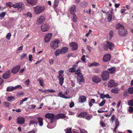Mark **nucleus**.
Masks as SVG:
<instances>
[{"mask_svg": "<svg viewBox=\"0 0 133 133\" xmlns=\"http://www.w3.org/2000/svg\"><path fill=\"white\" fill-rule=\"evenodd\" d=\"M59 41L58 40H56L52 42L50 44V46L51 49H55L59 47Z\"/></svg>", "mask_w": 133, "mask_h": 133, "instance_id": "f257e3e1", "label": "nucleus"}, {"mask_svg": "<svg viewBox=\"0 0 133 133\" xmlns=\"http://www.w3.org/2000/svg\"><path fill=\"white\" fill-rule=\"evenodd\" d=\"M34 8L35 12L37 14L42 12L45 9V8L44 6H37Z\"/></svg>", "mask_w": 133, "mask_h": 133, "instance_id": "f03ea898", "label": "nucleus"}, {"mask_svg": "<svg viewBox=\"0 0 133 133\" xmlns=\"http://www.w3.org/2000/svg\"><path fill=\"white\" fill-rule=\"evenodd\" d=\"M101 77L103 81H106L109 78V73L108 71L105 70L103 71L102 73Z\"/></svg>", "mask_w": 133, "mask_h": 133, "instance_id": "7ed1b4c3", "label": "nucleus"}, {"mask_svg": "<svg viewBox=\"0 0 133 133\" xmlns=\"http://www.w3.org/2000/svg\"><path fill=\"white\" fill-rule=\"evenodd\" d=\"M14 8L18 9H24V4L23 2L21 1L19 2L15 3L14 4Z\"/></svg>", "mask_w": 133, "mask_h": 133, "instance_id": "20e7f679", "label": "nucleus"}, {"mask_svg": "<svg viewBox=\"0 0 133 133\" xmlns=\"http://www.w3.org/2000/svg\"><path fill=\"white\" fill-rule=\"evenodd\" d=\"M108 48H109L110 50H112L114 48V46L113 44L111 42L107 41V46L105 45L104 46L103 48L105 50H106Z\"/></svg>", "mask_w": 133, "mask_h": 133, "instance_id": "39448f33", "label": "nucleus"}, {"mask_svg": "<svg viewBox=\"0 0 133 133\" xmlns=\"http://www.w3.org/2000/svg\"><path fill=\"white\" fill-rule=\"evenodd\" d=\"M49 25L46 24H45L41 26V30L43 32L47 31L49 28Z\"/></svg>", "mask_w": 133, "mask_h": 133, "instance_id": "423d86ee", "label": "nucleus"}, {"mask_svg": "<svg viewBox=\"0 0 133 133\" xmlns=\"http://www.w3.org/2000/svg\"><path fill=\"white\" fill-rule=\"evenodd\" d=\"M52 34L51 33H49L46 34L44 37V41L46 43L49 42L51 39Z\"/></svg>", "mask_w": 133, "mask_h": 133, "instance_id": "0eeeda50", "label": "nucleus"}, {"mask_svg": "<svg viewBox=\"0 0 133 133\" xmlns=\"http://www.w3.org/2000/svg\"><path fill=\"white\" fill-rule=\"evenodd\" d=\"M11 71L10 70H8L4 74L2 75L3 78L6 79L9 78L10 76Z\"/></svg>", "mask_w": 133, "mask_h": 133, "instance_id": "6e6552de", "label": "nucleus"}, {"mask_svg": "<svg viewBox=\"0 0 133 133\" xmlns=\"http://www.w3.org/2000/svg\"><path fill=\"white\" fill-rule=\"evenodd\" d=\"M20 68V65L16 66L12 68L11 70V72L14 74H16L19 71Z\"/></svg>", "mask_w": 133, "mask_h": 133, "instance_id": "1a4fd4ad", "label": "nucleus"}, {"mask_svg": "<svg viewBox=\"0 0 133 133\" xmlns=\"http://www.w3.org/2000/svg\"><path fill=\"white\" fill-rule=\"evenodd\" d=\"M118 32L119 34L122 36H126L127 34V31L124 28L123 29H122L119 30Z\"/></svg>", "mask_w": 133, "mask_h": 133, "instance_id": "9d476101", "label": "nucleus"}, {"mask_svg": "<svg viewBox=\"0 0 133 133\" xmlns=\"http://www.w3.org/2000/svg\"><path fill=\"white\" fill-rule=\"evenodd\" d=\"M111 58L110 55L109 54H106L104 55L103 57V61L104 62H107L110 60Z\"/></svg>", "mask_w": 133, "mask_h": 133, "instance_id": "9b49d317", "label": "nucleus"}, {"mask_svg": "<svg viewBox=\"0 0 133 133\" xmlns=\"http://www.w3.org/2000/svg\"><path fill=\"white\" fill-rule=\"evenodd\" d=\"M45 20V18L44 17L42 16H41L38 18L37 21V23L38 24H39L44 22Z\"/></svg>", "mask_w": 133, "mask_h": 133, "instance_id": "f8f14e48", "label": "nucleus"}, {"mask_svg": "<svg viewBox=\"0 0 133 133\" xmlns=\"http://www.w3.org/2000/svg\"><path fill=\"white\" fill-rule=\"evenodd\" d=\"M93 81L95 83H98L101 81V79L98 76H95L92 78Z\"/></svg>", "mask_w": 133, "mask_h": 133, "instance_id": "ddd939ff", "label": "nucleus"}, {"mask_svg": "<svg viewBox=\"0 0 133 133\" xmlns=\"http://www.w3.org/2000/svg\"><path fill=\"white\" fill-rule=\"evenodd\" d=\"M112 10H111L110 14L109 13V11L107 12L106 13V15H107L108 22H110L111 20L112 17Z\"/></svg>", "mask_w": 133, "mask_h": 133, "instance_id": "4468645a", "label": "nucleus"}, {"mask_svg": "<svg viewBox=\"0 0 133 133\" xmlns=\"http://www.w3.org/2000/svg\"><path fill=\"white\" fill-rule=\"evenodd\" d=\"M69 10L71 14H75L76 11V7L75 5H72L69 9Z\"/></svg>", "mask_w": 133, "mask_h": 133, "instance_id": "2eb2a0df", "label": "nucleus"}, {"mask_svg": "<svg viewBox=\"0 0 133 133\" xmlns=\"http://www.w3.org/2000/svg\"><path fill=\"white\" fill-rule=\"evenodd\" d=\"M70 45L72 49L73 50H76L78 48V45L76 42H72L70 43Z\"/></svg>", "mask_w": 133, "mask_h": 133, "instance_id": "dca6fc26", "label": "nucleus"}, {"mask_svg": "<svg viewBox=\"0 0 133 133\" xmlns=\"http://www.w3.org/2000/svg\"><path fill=\"white\" fill-rule=\"evenodd\" d=\"M117 85V84L115 83L114 80H111L109 81L108 85L109 87H112L113 86H116Z\"/></svg>", "mask_w": 133, "mask_h": 133, "instance_id": "f3484780", "label": "nucleus"}, {"mask_svg": "<svg viewBox=\"0 0 133 133\" xmlns=\"http://www.w3.org/2000/svg\"><path fill=\"white\" fill-rule=\"evenodd\" d=\"M45 116L46 118L50 119L51 120V122H52V120L54 119V115L53 114L48 113L46 114Z\"/></svg>", "mask_w": 133, "mask_h": 133, "instance_id": "a211bd4d", "label": "nucleus"}, {"mask_svg": "<svg viewBox=\"0 0 133 133\" xmlns=\"http://www.w3.org/2000/svg\"><path fill=\"white\" fill-rule=\"evenodd\" d=\"M77 80L78 82H83L84 80L82 74H79L78 75H77Z\"/></svg>", "mask_w": 133, "mask_h": 133, "instance_id": "6ab92c4d", "label": "nucleus"}, {"mask_svg": "<svg viewBox=\"0 0 133 133\" xmlns=\"http://www.w3.org/2000/svg\"><path fill=\"white\" fill-rule=\"evenodd\" d=\"M24 122L25 119L23 117H20L17 118V122L18 123L22 124L24 123Z\"/></svg>", "mask_w": 133, "mask_h": 133, "instance_id": "aec40b11", "label": "nucleus"}, {"mask_svg": "<svg viewBox=\"0 0 133 133\" xmlns=\"http://www.w3.org/2000/svg\"><path fill=\"white\" fill-rule=\"evenodd\" d=\"M28 4L33 5H35L37 3V0H26Z\"/></svg>", "mask_w": 133, "mask_h": 133, "instance_id": "412c9836", "label": "nucleus"}, {"mask_svg": "<svg viewBox=\"0 0 133 133\" xmlns=\"http://www.w3.org/2000/svg\"><path fill=\"white\" fill-rule=\"evenodd\" d=\"M58 96H59L61 98L65 99H68L69 98V96H65L64 95V94H63L62 92L61 91L59 92Z\"/></svg>", "mask_w": 133, "mask_h": 133, "instance_id": "4be33fe9", "label": "nucleus"}, {"mask_svg": "<svg viewBox=\"0 0 133 133\" xmlns=\"http://www.w3.org/2000/svg\"><path fill=\"white\" fill-rule=\"evenodd\" d=\"M116 29L119 30L122 29H123L124 26L119 23H118L116 24Z\"/></svg>", "mask_w": 133, "mask_h": 133, "instance_id": "5701e85b", "label": "nucleus"}, {"mask_svg": "<svg viewBox=\"0 0 133 133\" xmlns=\"http://www.w3.org/2000/svg\"><path fill=\"white\" fill-rule=\"evenodd\" d=\"M86 99L85 96H81L79 98V101L81 103H83L85 102Z\"/></svg>", "mask_w": 133, "mask_h": 133, "instance_id": "b1692460", "label": "nucleus"}, {"mask_svg": "<svg viewBox=\"0 0 133 133\" xmlns=\"http://www.w3.org/2000/svg\"><path fill=\"white\" fill-rule=\"evenodd\" d=\"M87 115V113L86 112H82L78 115V117H79L84 118Z\"/></svg>", "mask_w": 133, "mask_h": 133, "instance_id": "393cba45", "label": "nucleus"}, {"mask_svg": "<svg viewBox=\"0 0 133 133\" xmlns=\"http://www.w3.org/2000/svg\"><path fill=\"white\" fill-rule=\"evenodd\" d=\"M37 119L39 125L40 126H42L43 124V118L41 117H38L37 118Z\"/></svg>", "mask_w": 133, "mask_h": 133, "instance_id": "a878e982", "label": "nucleus"}, {"mask_svg": "<svg viewBox=\"0 0 133 133\" xmlns=\"http://www.w3.org/2000/svg\"><path fill=\"white\" fill-rule=\"evenodd\" d=\"M65 117V115L64 114H59L57 115L56 118L57 119L62 118H64Z\"/></svg>", "mask_w": 133, "mask_h": 133, "instance_id": "bb28decb", "label": "nucleus"}, {"mask_svg": "<svg viewBox=\"0 0 133 133\" xmlns=\"http://www.w3.org/2000/svg\"><path fill=\"white\" fill-rule=\"evenodd\" d=\"M61 50L62 54L65 53L67 52L68 48L67 47H64L62 48Z\"/></svg>", "mask_w": 133, "mask_h": 133, "instance_id": "cd10ccee", "label": "nucleus"}, {"mask_svg": "<svg viewBox=\"0 0 133 133\" xmlns=\"http://www.w3.org/2000/svg\"><path fill=\"white\" fill-rule=\"evenodd\" d=\"M61 51V50L59 49H57L54 52L55 55L56 56H57L59 54H62Z\"/></svg>", "mask_w": 133, "mask_h": 133, "instance_id": "c85d7f7f", "label": "nucleus"}, {"mask_svg": "<svg viewBox=\"0 0 133 133\" xmlns=\"http://www.w3.org/2000/svg\"><path fill=\"white\" fill-rule=\"evenodd\" d=\"M119 91V89L118 88L116 87L111 90V91L112 93H117Z\"/></svg>", "mask_w": 133, "mask_h": 133, "instance_id": "c756f323", "label": "nucleus"}, {"mask_svg": "<svg viewBox=\"0 0 133 133\" xmlns=\"http://www.w3.org/2000/svg\"><path fill=\"white\" fill-rule=\"evenodd\" d=\"M107 70L109 71L110 74H112L114 73L115 72L116 69L115 67H112L108 69Z\"/></svg>", "mask_w": 133, "mask_h": 133, "instance_id": "7c9ffc66", "label": "nucleus"}, {"mask_svg": "<svg viewBox=\"0 0 133 133\" xmlns=\"http://www.w3.org/2000/svg\"><path fill=\"white\" fill-rule=\"evenodd\" d=\"M38 82H39V83L41 86L44 87V81L43 79L42 78H40L37 80Z\"/></svg>", "mask_w": 133, "mask_h": 133, "instance_id": "2f4dec72", "label": "nucleus"}, {"mask_svg": "<svg viewBox=\"0 0 133 133\" xmlns=\"http://www.w3.org/2000/svg\"><path fill=\"white\" fill-rule=\"evenodd\" d=\"M7 99L8 101L11 102L15 100V97L12 96H9L7 97Z\"/></svg>", "mask_w": 133, "mask_h": 133, "instance_id": "473e14b6", "label": "nucleus"}, {"mask_svg": "<svg viewBox=\"0 0 133 133\" xmlns=\"http://www.w3.org/2000/svg\"><path fill=\"white\" fill-rule=\"evenodd\" d=\"M64 72V71L62 70H61L59 71L58 73L59 75L58 77H63Z\"/></svg>", "mask_w": 133, "mask_h": 133, "instance_id": "72a5a7b5", "label": "nucleus"}, {"mask_svg": "<svg viewBox=\"0 0 133 133\" xmlns=\"http://www.w3.org/2000/svg\"><path fill=\"white\" fill-rule=\"evenodd\" d=\"M26 17H28L29 18H31L32 17V15L30 12H28L26 14H23Z\"/></svg>", "mask_w": 133, "mask_h": 133, "instance_id": "f704fd0d", "label": "nucleus"}, {"mask_svg": "<svg viewBox=\"0 0 133 133\" xmlns=\"http://www.w3.org/2000/svg\"><path fill=\"white\" fill-rule=\"evenodd\" d=\"M58 79L59 81V83L62 85L63 83L64 79L63 77H58Z\"/></svg>", "mask_w": 133, "mask_h": 133, "instance_id": "c9c22d12", "label": "nucleus"}, {"mask_svg": "<svg viewBox=\"0 0 133 133\" xmlns=\"http://www.w3.org/2000/svg\"><path fill=\"white\" fill-rule=\"evenodd\" d=\"M15 88L13 86H10L8 87L7 88L6 90L8 91H11L15 90Z\"/></svg>", "mask_w": 133, "mask_h": 133, "instance_id": "e433bc0d", "label": "nucleus"}, {"mask_svg": "<svg viewBox=\"0 0 133 133\" xmlns=\"http://www.w3.org/2000/svg\"><path fill=\"white\" fill-rule=\"evenodd\" d=\"M6 6H9L10 7H11L12 6L14 7V4H12L11 2H8L6 3Z\"/></svg>", "mask_w": 133, "mask_h": 133, "instance_id": "4c0bfd02", "label": "nucleus"}, {"mask_svg": "<svg viewBox=\"0 0 133 133\" xmlns=\"http://www.w3.org/2000/svg\"><path fill=\"white\" fill-rule=\"evenodd\" d=\"M3 104L5 107H8L10 105V104L8 102H3Z\"/></svg>", "mask_w": 133, "mask_h": 133, "instance_id": "58836bf2", "label": "nucleus"}, {"mask_svg": "<svg viewBox=\"0 0 133 133\" xmlns=\"http://www.w3.org/2000/svg\"><path fill=\"white\" fill-rule=\"evenodd\" d=\"M128 91L129 93L131 94H133V88H129L128 89Z\"/></svg>", "mask_w": 133, "mask_h": 133, "instance_id": "ea45409f", "label": "nucleus"}, {"mask_svg": "<svg viewBox=\"0 0 133 133\" xmlns=\"http://www.w3.org/2000/svg\"><path fill=\"white\" fill-rule=\"evenodd\" d=\"M106 102V100L105 99L103 100L99 104L100 107L103 106L105 104Z\"/></svg>", "mask_w": 133, "mask_h": 133, "instance_id": "a19ab883", "label": "nucleus"}, {"mask_svg": "<svg viewBox=\"0 0 133 133\" xmlns=\"http://www.w3.org/2000/svg\"><path fill=\"white\" fill-rule=\"evenodd\" d=\"M23 46H22L19 47L17 50L16 52L17 53H20L21 51L23 49Z\"/></svg>", "mask_w": 133, "mask_h": 133, "instance_id": "79ce46f5", "label": "nucleus"}, {"mask_svg": "<svg viewBox=\"0 0 133 133\" xmlns=\"http://www.w3.org/2000/svg\"><path fill=\"white\" fill-rule=\"evenodd\" d=\"M75 74L77 75H78L79 74H82L81 73V70L79 69H78L76 70H75Z\"/></svg>", "mask_w": 133, "mask_h": 133, "instance_id": "37998d69", "label": "nucleus"}, {"mask_svg": "<svg viewBox=\"0 0 133 133\" xmlns=\"http://www.w3.org/2000/svg\"><path fill=\"white\" fill-rule=\"evenodd\" d=\"M128 104L129 106H133V99L129 100L128 102Z\"/></svg>", "mask_w": 133, "mask_h": 133, "instance_id": "c03bdc74", "label": "nucleus"}, {"mask_svg": "<svg viewBox=\"0 0 133 133\" xmlns=\"http://www.w3.org/2000/svg\"><path fill=\"white\" fill-rule=\"evenodd\" d=\"M26 54L25 53L22 54L21 56V60L23 59L24 58L26 57Z\"/></svg>", "mask_w": 133, "mask_h": 133, "instance_id": "a18cd8bd", "label": "nucleus"}, {"mask_svg": "<svg viewBox=\"0 0 133 133\" xmlns=\"http://www.w3.org/2000/svg\"><path fill=\"white\" fill-rule=\"evenodd\" d=\"M59 1L58 0H55L54 3V7L57 6L58 3Z\"/></svg>", "mask_w": 133, "mask_h": 133, "instance_id": "49530a36", "label": "nucleus"}, {"mask_svg": "<svg viewBox=\"0 0 133 133\" xmlns=\"http://www.w3.org/2000/svg\"><path fill=\"white\" fill-rule=\"evenodd\" d=\"M73 20L74 21V22H76L77 21V18L76 17V15L75 14H73Z\"/></svg>", "mask_w": 133, "mask_h": 133, "instance_id": "de8ad7c7", "label": "nucleus"}, {"mask_svg": "<svg viewBox=\"0 0 133 133\" xmlns=\"http://www.w3.org/2000/svg\"><path fill=\"white\" fill-rule=\"evenodd\" d=\"M66 133H71V129L69 128H68L65 130Z\"/></svg>", "mask_w": 133, "mask_h": 133, "instance_id": "09e8293b", "label": "nucleus"}, {"mask_svg": "<svg viewBox=\"0 0 133 133\" xmlns=\"http://www.w3.org/2000/svg\"><path fill=\"white\" fill-rule=\"evenodd\" d=\"M115 127H117L119 125V124L118 120L117 119H115Z\"/></svg>", "mask_w": 133, "mask_h": 133, "instance_id": "8fccbe9b", "label": "nucleus"}, {"mask_svg": "<svg viewBox=\"0 0 133 133\" xmlns=\"http://www.w3.org/2000/svg\"><path fill=\"white\" fill-rule=\"evenodd\" d=\"M75 68H70L69 69V71L70 72H75Z\"/></svg>", "mask_w": 133, "mask_h": 133, "instance_id": "3c124183", "label": "nucleus"}, {"mask_svg": "<svg viewBox=\"0 0 133 133\" xmlns=\"http://www.w3.org/2000/svg\"><path fill=\"white\" fill-rule=\"evenodd\" d=\"M11 36V34L8 33L6 35V38L8 40H10V37Z\"/></svg>", "mask_w": 133, "mask_h": 133, "instance_id": "603ef678", "label": "nucleus"}, {"mask_svg": "<svg viewBox=\"0 0 133 133\" xmlns=\"http://www.w3.org/2000/svg\"><path fill=\"white\" fill-rule=\"evenodd\" d=\"M48 92H56L55 90L52 89H48Z\"/></svg>", "mask_w": 133, "mask_h": 133, "instance_id": "864d4df0", "label": "nucleus"}, {"mask_svg": "<svg viewBox=\"0 0 133 133\" xmlns=\"http://www.w3.org/2000/svg\"><path fill=\"white\" fill-rule=\"evenodd\" d=\"M92 117V116L91 115H88L87 116L85 117L86 119L88 120H90Z\"/></svg>", "mask_w": 133, "mask_h": 133, "instance_id": "5fc2aeb1", "label": "nucleus"}, {"mask_svg": "<svg viewBox=\"0 0 133 133\" xmlns=\"http://www.w3.org/2000/svg\"><path fill=\"white\" fill-rule=\"evenodd\" d=\"M79 129L80 130V133H87V131L83 129H81L79 128Z\"/></svg>", "mask_w": 133, "mask_h": 133, "instance_id": "6e6d98bb", "label": "nucleus"}, {"mask_svg": "<svg viewBox=\"0 0 133 133\" xmlns=\"http://www.w3.org/2000/svg\"><path fill=\"white\" fill-rule=\"evenodd\" d=\"M85 55H83L81 58V60L84 63H85L86 62V60L85 59Z\"/></svg>", "mask_w": 133, "mask_h": 133, "instance_id": "4d7b16f0", "label": "nucleus"}, {"mask_svg": "<svg viewBox=\"0 0 133 133\" xmlns=\"http://www.w3.org/2000/svg\"><path fill=\"white\" fill-rule=\"evenodd\" d=\"M109 35L110 37L111 38H112L113 37L114 35V32L112 30L110 32Z\"/></svg>", "mask_w": 133, "mask_h": 133, "instance_id": "13d9d810", "label": "nucleus"}, {"mask_svg": "<svg viewBox=\"0 0 133 133\" xmlns=\"http://www.w3.org/2000/svg\"><path fill=\"white\" fill-rule=\"evenodd\" d=\"M6 13L5 12H3L0 14V17H3L6 14Z\"/></svg>", "mask_w": 133, "mask_h": 133, "instance_id": "bf43d9fd", "label": "nucleus"}, {"mask_svg": "<svg viewBox=\"0 0 133 133\" xmlns=\"http://www.w3.org/2000/svg\"><path fill=\"white\" fill-rule=\"evenodd\" d=\"M29 125H31L32 124H35L37 123V122L35 121H30Z\"/></svg>", "mask_w": 133, "mask_h": 133, "instance_id": "052dcab7", "label": "nucleus"}, {"mask_svg": "<svg viewBox=\"0 0 133 133\" xmlns=\"http://www.w3.org/2000/svg\"><path fill=\"white\" fill-rule=\"evenodd\" d=\"M94 71L95 73L98 74L99 73L101 72L99 69H95Z\"/></svg>", "mask_w": 133, "mask_h": 133, "instance_id": "680f3d73", "label": "nucleus"}, {"mask_svg": "<svg viewBox=\"0 0 133 133\" xmlns=\"http://www.w3.org/2000/svg\"><path fill=\"white\" fill-rule=\"evenodd\" d=\"M14 88H15V90L17 88L21 89L22 88V86L21 85H17L16 86L14 87Z\"/></svg>", "mask_w": 133, "mask_h": 133, "instance_id": "e2e57ef3", "label": "nucleus"}, {"mask_svg": "<svg viewBox=\"0 0 133 133\" xmlns=\"http://www.w3.org/2000/svg\"><path fill=\"white\" fill-rule=\"evenodd\" d=\"M32 56L31 54L29 55V59L30 61L31 62L32 61Z\"/></svg>", "mask_w": 133, "mask_h": 133, "instance_id": "0e129e2a", "label": "nucleus"}, {"mask_svg": "<svg viewBox=\"0 0 133 133\" xmlns=\"http://www.w3.org/2000/svg\"><path fill=\"white\" fill-rule=\"evenodd\" d=\"M129 111L130 113H131L133 111V107H130L129 109Z\"/></svg>", "mask_w": 133, "mask_h": 133, "instance_id": "69168bd1", "label": "nucleus"}, {"mask_svg": "<svg viewBox=\"0 0 133 133\" xmlns=\"http://www.w3.org/2000/svg\"><path fill=\"white\" fill-rule=\"evenodd\" d=\"M100 123L102 127H105V125L102 121H100Z\"/></svg>", "mask_w": 133, "mask_h": 133, "instance_id": "338daca9", "label": "nucleus"}, {"mask_svg": "<svg viewBox=\"0 0 133 133\" xmlns=\"http://www.w3.org/2000/svg\"><path fill=\"white\" fill-rule=\"evenodd\" d=\"M30 81L29 79L27 80L25 82V85H28L29 84Z\"/></svg>", "mask_w": 133, "mask_h": 133, "instance_id": "774afa93", "label": "nucleus"}]
</instances>
